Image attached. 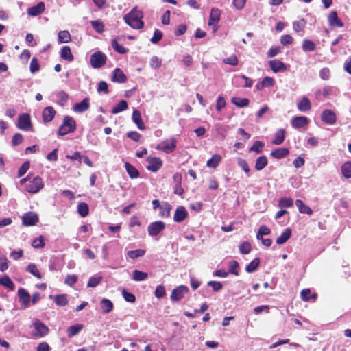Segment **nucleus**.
I'll list each match as a JSON object with an SVG mask.
<instances>
[{
	"label": "nucleus",
	"instance_id": "16",
	"mask_svg": "<svg viewBox=\"0 0 351 351\" xmlns=\"http://www.w3.org/2000/svg\"><path fill=\"white\" fill-rule=\"evenodd\" d=\"M173 181L175 183V186L173 188L174 193L178 195H182L184 193V189L181 186L182 183V175L180 173H176L173 175Z\"/></svg>",
	"mask_w": 351,
	"mask_h": 351
},
{
	"label": "nucleus",
	"instance_id": "12",
	"mask_svg": "<svg viewBox=\"0 0 351 351\" xmlns=\"http://www.w3.org/2000/svg\"><path fill=\"white\" fill-rule=\"evenodd\" d=\"M38 215L33 212L25 213L23 217V223L27 226H34L38 222Z\"/></svg>",
	"mask_w": 351,
	"mask_h": 351
},
{
	"label": "nucleus",
	"instance_id": "9",
	"mask_svg": "<svg viewBox=\"0 0 351 351\" xmlns=\"http://www.w3.org/2000/svg\"><path fill=\"white\" fill-rule=\"evenodd\" d=\"M189 292V288L185 285H180L172 291L171 300L173 301H179L184 295Z\"/></svg>",
	"mask_w": 351,
	"mask_h": 351
},
{
	"label": "nucleus",
	"instance_id": "41",
	"mask_svg": "<svg viewBox=\"0 0 351 351\" xmlns=\"http://www.w3.org/2000/svg\"><path fill=\"white\" fill-rule=\"evenodd\" d=\"M77 213L82 217H86L89 213V207L88 204L85 202L80 203L77 205Z\"/></svg>",
	"mask_w": 351,
	"mask_h": 351
},
{
	"label": "nucleus",
	"instance_id": "38",
	"mask_svg": "<svg viewBox=\"0 0 351 351\" xmlns=\"http://www.w3.org/2000/svg\"><path fill=\"white\" fill-rule=\"evenodd\" d=\"M231 102L239 108H243L249 105L250 100L247 98L232 97Z\"/></svg>",
	"mask_w": 351,
	"mask_h": 351
},
{
	"label": "nucleus",
	"instance_id": "49",
	"mask_svg": "<svg viewBox=\"0 0 351 351\" xmlns=\"http://www.w3.org/2000/svg\"><path fill=\"white\" fill-rule=\"evenodd\" d=\"M54 300L58 306H64L68 304V300L65 294L55 295Z\"/></svg>",
	"mask_w": 351,
	"mask_h": 351
},
{
	"label": "nucleus",
	"instance_id": "32",
	"mask_svg": "<svg viewBox=\"0 0 351 351\" xmlns=\"http://www.w3.org/2000/svg\"><path fill=\"white\" fill-rule=\"evenodd\" d=\"M267 157L265 156H261L256 158L254 167L257 171H261L267 165Z\"/></svg>",
	"mask_w": 351,
	"mask_h": 351
},
{
	"label": "nucleus",
	"instance_id": "5",
	"mask_svg": "<svg viewBox=\"0 0 351 351\" xmlns=\"http://www.w3.org/2000/svg\"><path fill=\"white\" fill-rule=\"evenodd\" d=\"M90 64L94 69L102 67L106 62V56L101 51H97L90 56Z\"/></svg>",
	"mask_w": 351,
	"mask_h": 351
},
{
	"label": "nucleus",
	"instance_id": "36",
	"mask_svg": "<svg viewBox=\"0 0 351 351\" xmlns=\"http://www.w3.org/2000/svg\"><path fill=\"white\" fill-rule=\"evenodd\" d=\"M84 326L82 324H75L69 326L67 328V335L69 337H72L76 335H77L83 328Z\"/></svg>",
	"mask_w": 351,
	"mask_h": 351
},
{
	"label": "nucleus",
	"instance_id": "56",
	"mask_svg": "<svg viewBox=\"0 0 351 351\" xmlns=\"http://www.w3.org/2000/svg\"><path fill=\"white\" fill-rule=\"evenodd\" d=\"M32 245L36 249L43 247L45 246L44 237L40 236L38 238L34 239L32 242Z\"/></svg>",
	"mask_w": 351,
	"mask_h": 351
},
{
	"label": "nucleus",
	"instance_id": "11",
	"mask_svg": "<svg viewBox=\"0 0 351 351\" xmlns=\"http://www.w3.org/2000/svg\"><path fill=\"white\" fill-rule=\"evenodd\" d=\"M221 11L217 8H212L210 13L208 25L214 26V32L217 29L216 25L220 20Z\"/></svg>",
	"mask_w": 351,
	"mask_h": 351
},
{
	"label": "nucleus",
	"instance_id": "27",
	"mask_svg": "<svg viewBox=\"0 0 351 351\" xmlns=\"http://www.w3.org/2000/svg\"><path fill=\"white\" fill-rule=\"evenodd\" d=\"M285 138V130L278 129L275 133V138L271 141V143L276 145H281Z\"/></svg>",
	"mask_w": 351,
	"mask_h": 351
},
{
	"label": "nucleus",
	"instance_id": "59",
	"mask_svg": "<svg viewBox=\"0 0 351 351\" xmlns=\"http://www.w3.org/2000/svg\"><path fill=\"white\" fill-rule=\"evenodd\" d=\"M271 232L270 229L265 226H261L256 235L257 239L260 240L263 235H268Z\"/></svg>",
	"mask_w": 351,
	"mask_h": 351
},
{
	"label": "nucleus",
	"instance_id": "3",
	"mask_svg": "<svg viewBox=\"0 0 351 351\" xmlns=\"http://www.w3.org/2000/svg\"><path fill=\"white\" fill-rule=\"evenodd\" d=\"M34 328L32 336L35 338L43 337L49 333V328L38 319L34 321L31 326Z\"/></svg>",
	"mask_w": 351,
	"mask_h": 351
},
{
	"label": "nucleus",
	"instance_id": "43",
	"mask_svg": "<svg viewBox=\"0 0 351 351\" xmlns=\"http://www.w3.org/2000/svg\"><path fill=\"white\" fill-rule=\"evenodd\" d=\"M128 108V103L125 100H121L118 104L112 109V114H118Z\"/></svg>",
	"mask_w": 351,
	"mask_h": 351
},
{
	"label": "nucleus",
	"instance_id": "34",
	"mask_svg": "<svg viewBox=\"0 0 351 351\" xmlns=\"http://www.w3.org/2000/svg\"><path fill=\"white\" fill-rule=\"evenodd\" d=\"M291 235V230L289 228H286L285 231L276 239V243L279 245L286 243Z\"/></svg>",
	"mask_w": 351,
	"mask_h": 351
},
{
	"label": "nucleus",
	"instance_id": "53",
	"mask_svg": "<svg viewBox=\"0 0 351 351\" xmlns=\"http://www.w3.org/2000/svg\"><path fill=\"white\" fill-rule=\"evenodd\" d=\"M239 267V263L237 261H234V260L230 261L229 269H228V274L238 276L239 275V271H238Z\"/></svg>",
	"mask_w": 351,
	"mask_h": 351
},
{
	"label": "nucleus",
	"instance_id": "45",
	"mask_svg": "<svg viewBox=\"0 0 351 351\" xmlns=\"http://www.w3.org/2000/svg\"><path fill=\"white\" fill-rule=\"evenodd\" d=\"M302 49L304 51H313L315 50V44L310 40H304L302 43Z\"/></svg>",
	"mask_w": 351,
	"mask_h": 351
},
{
	"label": "nucleus",
	"instance_id": "25",
	"mask_svg": "<svg viewBox=\"0 0 351 351\" xmlns=\"http://www.w3.org/2000/svg\"><path fill=\"white\" fill-rule=\"evenodd\" d=\"M274 84V80L271 77H265L261 82H258L256 85V88L258 90H261L265 87L273 86Z\"/></svg>",
	"mask_w": 351,
	"mask_h": 351
},
{
	"label": "nucleus",
	"instance_id": "33",
	"mask_svg": "<svg viewBox=\"0 0 351 351\" xmlns=\"http://www.w3.org/2000/svg\"><path fill=\"white\" fill-rule=\"evenodd\" d=\"M160 209V215L162 217H169L171 210V206L169 203L165 202H162Z\"/></svg>",
	"mask_w": 351,
	"mask_h": 351
},
{
	"label": "nucleus",
	"instance_id": "22",
	"mask_svg": "<svg viewBox=\"0 0 351 351\" xmlns=\"http://www.w3.org/2000/svg\"><path fill=\"white\" fill-rule=\"evenodd\" d=\"M271 69L274 73H278L281 71H285L287 66L285 63L278 60H272L269 62Z\"/></svg>",
	"mask_w": 351,
	"mask_h": 351
},
{
	"label": "nucleus",
	"instance_id": "52",
	"mask_svg": "<svg viewBox=\"0 0 351 351\" xmlns=\"http://www.w3.org/2000/svg\"><path fill=\"white\" fill-rule=\"evenodd\" d=\"M58 103L59 105L63 106L68 100L69 95L64 91H60L57 93Z\"/></svg>",
	"mask_w": 351,
	"mask_h": 351
},
{
	"label": "nucleus",
	"instance_id": "8",
	"mask_svg": "<svg viewBox=\"0 0 351 351\" xmlns=\"http://www.w3.org/2000/svg\"><path fill=\"white\" fill-rule=\"evenodd\" d=\"M17 127L20 130L29 131L32 128L30 116L28 114H23L19 117Z\"/></svg>",
	"mask_w": 351,
	"mask_h": 351
},
{
	"label": "nucleus",
	"instance_id": "18",
	"mask_svg": "<svg viewBox=\"0 0 351 351\" xmlns=\"http://www.w3.org/2000/svg\"><path fill=\"white\" fill-rule=\"evenodd\" d=\"M162 162L159 158H152L148 160L147 169L156 172L161 168Z\"/></svg>",
	"mask_w": 351,
	"mask_h": 351
},
{
	"label": "nucleus",
	"instance_id": "24",
	"mask_svg": "<svg viewBox=\"0 0 351 351\" xmlns=\"http://www.w3.org/2000/svg\"><path fill=\"white\" fill-rule=\"evenodd\" d=\"M289 153V151L287 148L285 147H280L274 149L271 152V156L276 159H281L286 157Z\"/></svg>",
	"mask_w": 351,
	"mask_h": 351
},
{
	"label": "nucleus",
	"instance_id": "29",
	"mask_svg": "<svg viewBox=\"0 0 351 351\" xmlns=\"http://www.w3.org/2000/svg\"><path fill=\"white\" fill-rule=\"evenodd\" d=\"M60 57L69 62H72L74 59L71 48L69 46H64L62 48L60 51Z\"/></svg>",
	"mask_w": 351,
	"mask_h": 351
},
{
	"label": "nucleus",
	"instance_id": "31",
	"mask_svg": "<svg viewBox=\"0 0 351 351\" xmlns=\"http://www.w3.org/2000/svg\"><path fill=\"white\" fill-rule=\"evenodd\" d=\"M295 205L298 207L299 212L304 214L311 215L313 213L312 209L300 199L295 201Z\"/></svg>",
	"mask_w": 351,
	"mask_h": 351
},
{
	"label": "nucleus",
	"instance_id": "19",
	"mask_svg": "<svg viewBox=\"0 0 351 351\" xmlns=\"http://www.w3.org/2000/svg\"><path fill=\"white\" fill-rule=\"evenodd\" d=\"M308 119L306 117H295L291 121V125L295 128H300L307 125Z\"/></svg>",
	"mask_w": 351,
	"mask_h": 351
},
{
	"label": "nucleus",
	"instance_id": "42",
	"mask_svg": "<svg viewBox=\"0 0 351 351\" xmlns=\"http://www.w3.org/2000/svg\"><path fill=\"white\" fill-rule=\"evenodd\" d=\"M260 264V259L259 258H256L254 260H252L245 267V271L247 273H252L254 272L257 268L258 266Z\"/></svg>",
	"mask_w": 351,
	"mask_h": 351
},
{
	"label": "nucleus",
	"instance_id": "64",
	"mask_svg": "<svg viewBox=\"0 0 351 351\" xmlns=\"http://www.w3.org/2000/svg\"><path fill=\"white\" fill-rule=\"evenodd\" d=\"M226 106V102L223 96H219L217 99V105H216V110L218 112H220L222 108H225Z\"/></svg>",
	"mask_w": 351,
	"mask_h": 351
},
{
	"label": "nucleus",
	"instance_id": "40",
	"mask_svg": "<svg viewBox=\"0 0 351 351\" xmlns=\"http://www.w3.org/2000/svg\"><path fill=\"white\" fill-rule=\"evenodd\" d=\"M341 173L344 178L348 179L351 178V162L347 161L343 163L341 167Z\"/></svg>",
	"mask_w": 351,
	"mask_h": 351
},
{
	"label": "nucleus",
	"instance_id": "28",
	"mask_svg": "<svg viewBox=\"0 0 351 351\" xmlns=\"http://www.w3.org/2000/svg\"><path fill=\"white\" fill-rule=\"evenodd\" d=\"M125 167L127 173H128L130 178L131 179L137 178L139 177L140 173L138 169L132 165L130 163L126 162H125Z\"/></svg>",
	"mask_w": 351,
	"mask_h": 351
},
{
	"label": "nucleus",
	"instance_id": "47",
	"mask_svg": "<svg viewBox=\"0 0 351 351\" xmlns=\"http://www.w3.org/2000/svg\"><path fill=\"white\" fill-rule=\"evenodd\" d=\"M148 276L147 273L139 270H134L132 274V279L135 281L145 280Z\"/></svg>",
	"mask_w": 351,
	"mask_h": 351
},
{
	"label": "nucleus",
	"instance_id": "60",
	"mask_svg": "<svg viewBox=\"0 0 351 351\" xmlns=\"http://www.w3.org/2000/svg\"><path fill=\"white\" fill-rule=\"evenodd\" d=\"M30 167V163L29 161L25 162L19 168L18 171V177L21 178L24 176L26 172L28 171Z\"/></svg>",
	"mask_w": 351,
	"mask_h": 351
},
{
	"label": "nucleus",
	"instance_id": "44",
	"mask_svg": "<svg viewBox=\"0 0 351 351\" xmlns=\"http://www.w3.org/2000/svg\"><path fill=\"white\" fill-rule=\"evenodd\" d=\"M27 271L29 272L32 275L36 277L38 279L42 278V275L40 273L36 265L34 263H30L27 267Z\"/></svg>",
	"mask_w": 351,
	"mask_h": 351
},
{
	"label": "nucleus",
	"instance_id": "7",
	"mask_svg": "<svg viewBox=\"0 0 351 351\" xmlns=\"http://www.w3.org/2000/svg\"><path fill=\"white\" fill-rule=\"evenodd\" d=\"M176 147V140L175 138H171V142L163 141L156 146V149L169 154L173 152Z\"/></svg>",
	"mask_w": 351,
	"mask_h": 351
},
{
	"label": "nucleus",
	"instance_id": "4",
	"mask_svg": "<svg viewBox=\"0 0 351 351\" xmlns=\"http://www.w3.org/2000/svg\"><path fill=\"white\" fill-rule=\"evenodd\" d=\"M44 187V182L41 178L36 176L26 185V190L29 193H37Z\"/></svg>",
	"mask_w": 351,
	"mask_h": 351
},
{
	"label": "nucleus",
	"instance_id": "21",
	"mask_svg": "<svg viewBox=\"0 0 351 351\" xmlns=\"http://www.w3.org/2000/svg\"><path fill=\"white\" fill-rule=\"evenodd\" d=\"M18 295L20 299V302L21 304L25 307L27 306L30 302V295L28 292L23 288H20L18 290Z\"/></svg>",
	"mask_w": 351,
	"mask_h": 351
},
{
	"label": "nucleus",
	"instance_id": "35",
	"mask_svg": "<svg viewBox=\"0 0 351 351\" xmlns=\"http://www.w3.org/2000/svg\"><path fill=\"white\" fill-rule=\"evenodd\" d=\"M58 40L60 43H68L71 40V36L69 31L62 30L58 33Z\"/></svg>",
	"mask_w": 351,
	"mask_h": 351
},
{
	"label": "nucleus",
	"instance_id": "63",
	"mask_svg": "<svg viewBox=\"0 0 351 351\" xmlns=\"http://www.w3.org/2000/svg\"><path fill=\"white\" fill-rule=\"evenodd\" d=\"M122 295L125 301L128 302H134L136 300V298L134 295L132 293L128 292L125 289L122 291Z\"/></svg>",
	"mask_w": 351,
	"mask_h": 351
},
{
	"label": "nucleus",
	"instance_id": "39",
	"mask_svg": "<svg viewBox=\"0 0 351 351\" xmlns=\"http://www.w3.org/2000/svg\"><path fill=\"white\" fill-rule=\"evenodd\" d=\"M101 308L103 313H108L112 310L113 304L110 300L104 298L101 301Z\"/></svg>",
	"mask_w": 351,
	"mask_h": 351
},
{
	"label": "nucleus",
	"instance_id": "48",
	"mask_svg": "<svg viewBox=\"0 0 351 351\" xmlns=\"http://www.w3.org/2000/svg\"><path fill=\"white\" fill-rule=\"evenodd\" d=\"M305 25H306L305 20L300 19L299 21H294L293 23V29L295 32L299 33V32L303 31V29L305 27Z\"/></svg>",
	"mask_w": 351,
	"mask_h": 351
},
{
	"label": "nucleus",
	"instance_id": "23",
	"mask_svg": "<svg viewBox=\"0 0 351 351\" xmlns=\"http://www.w3.org/2000/svg\"><path fill=\"white\" fill-rule=\"evenodd\" d=\"M112 81L117 83H125L127 81V77L119 68H116L113 71Z\"/></svg>",
	"mask_w": 351,
	"mask_h": 351
},
{
	"label": "nucleus",
	"instance_id": "61",
	"mask_svg": "<svg viewBox=\"0 0 351 351\" xmlns=\"http://www.w3.org/2000/svg\"><path fill=\"white\" fill-rule=\"evenodd\" d=\"M30 71L32 73H34L39 71L40 69V64L39 62L36 58H33L30 62V66H29Z\"/></svg>",
	"mask_w": 351,
	"mask_h": 351
},
{
	"label": "nucleus",
	"instance_id": "13",
	"mask_svg": "<svg viewBox=\"0 0 351 351\" xmlns=\"http://www.w3.org/2000/svg\"><path fill=\"white\" fill-rule=\"evenodd\" d=\"M188 216V212L184 206H178L173 216L174 221L180 223L183 221Z\"/></svg>",
	"mask_w": 351,
	"mask_h": 351
},
{
	"label": "nucleus",
	"instance_id": "15",
	"mask_svg": "<svg viewBox=\"0 0 351 351\" xmlns=\"http://www.w3.org/2000/svg\"><path fill=\"white\" fill-rule=\"evenodd\" d=\"M45 5L43 2H39L37 5L27 9V14L31 16H36L44 12Z\"/></svg>",
	"mask_w": 351,
	"mask_h": 351
},
{
	"label": "nucleus",
	"instance_id": "14",
	"mask_svg": "<svg viewBox=\"0 0 351 351\" xmlns=\"http://www.w3.org/2000/svg\"><path fill=\"white\" fill-rule=\"evenodd\" d=\"M90 108L89 99L86 97L81 102L76 103L73 106V110L77 113H82L87 111Z\"/></svg>",
	"mask_w": 351,
	"mask_h": 351
},
{
	"label": "nucleus",
	"instance_id": "51",
	"mask_svg": "<svg viewBox=\"0 0 351 351\" xmlns=\"http://www.w3.org/2000/svg\"><path fill=\"white\" fill-rule=\"evenodd\" d=\"M102 276L99 275H96L94 276H92L89 278L88 281L87 286L88 287H95L97 286L101 281Z\"/></svg>",
	"mask_w": 351,
	"mask_h": 351
},
{
	"label": "nucleus",
	"instance_id": "6",
	"mask_svg": "<svg viewBox=\"0 0 351 351\" xmlns=\"http://www.w3.org/2000/svg\"><path fill=\"white\" fill-rule=\"evenodd\" d=\"M165 228V223L162 221L151 223L147 227V232L149 236L155 237L158 235Z\"/></svg>",
	"mask_w": 351,
	"mask_h": 351
},
{
	"label": "nucleus",
	"instance_id": "26",
	"mask_svg": "<svg viewBox=\"0 0 351 351\" xmlns=\"http://www.w3.org/2000/svg\"><path fill=\"white\" fill-rule=\"evenodd\" d=\"M298 109L301 112H306L311 110V104L306 97H303L297 105Z\"/></svg>",
	"mask_w": 351,
	"mask_h": 351
},
{
	"label": "nucleus",
	"instance_id": "1",
	"mask_svg": "<svg viewBox=\"0 0 351 351\" xmlns=\"http://www.w3.org/2000/svg\"><path fill=\"white\" fill-rule=\"evenodd\" d=\"M143 17V12L135 6L129 13L126 14L123 16V19L125 23L130 27L136 29H141L144 27V23L142 21Z\"/></svg>",
	"mask_w": 351,
	"mask_h": 351
},
{
	"label": "nucleus",
	"instance_id": "10",
	"mask_svg": "<svg viewBox=\"0 0 351 351\" xmlns=\"http://www.w3.org/2000/svg\"><path fill=\"white\" fill-rule=\"evenodd\" d=\"M322 121L328 125H333L337 121L336 114L331 110H324L321 114Z\"/></svg>",
	"mask_w": 351,
	"mask_h": 351
},
{
	"label": "nucleus",
	"instance_id": "2",
	"mask_svg": "<svg viewBox=\"0 0 351 351\" xmlns=\"http://www.w3.org/2000/svg\"><path fill=\"white\" fill-rule=\"evenodd\" d=\"M75 128L76 123L73 118L69 116H65L63 120V123L58 130V135L64 136L69 133L74 132Z\"/></svg>",
	"mask_w": 351,
	"mask_h": 351
},
{
	"label": "nucleus",
	"instance_id": "57",
	"mask_svg": "<svg viewBox=\"0 0 351 351\" xmlns=\"http://www.w3.org/2000/svg\"><path fill=\"white\" fill-rule=\"evenodd\" d=\"M239 248L241 254H247L250 252L252 247L249 242H243L239 245Z\"/></svg>",
	"mask_w": 351,
	"mask_h": 351
},
{
	"label": "nucleus",
	"instance_id": "55",
	"mask_svg": "<svg viewBox=\"0 0 351 351\" xmlns=\"http://www.w3.org/2000/svg\"><path fill=\"white\" fill-rule=\"evenodd\" d=\"M0 284L10 289H14V288L13 282L8 276H5L4 277L0 278Z\"/></svg>",
	"mask_w": 351,
	"mask_h": 351
},
{
	"label": "nucleus",
	"instance_id": "46",
	"mask_svg": "<svg viewBox=\"0 0 351 351\" xmlns=\"http://www.w3.org/2000/svg\"><path fill=\"white\" fill-rule=\"evenodd\" d=\"M93 28L99 34H101L104 31V25L100 20H95L90 21Z\"/></svg>",
	"mask_w": 351,
	"mask_h": 351
},
{
	"label": "nucleus",
	"instance_id": "50",
	"mask_svg": "<svg viewBox=\"0 0 351 351\" xmlns=\"http://www.w3.org/2000/svg\"><path fill=\"white\" fill-rule=\"evenodd\" d=\"M145 254V250L142 249H138L136 250H131L127 252V256L131 259H135L138 257H141L144 256Z\"/></svg>",
	"mask_w": 351,
	"mask_h": 351
},
{
	"label": "nucleus",
	"instance_id": "54",
	"mask_svg": "<svg viewBox=\"0 0 351 351\" xmlns=\"http://www.w3.org/2000/svg\"><path fill=\"white\" fill-rule=\"evenodd\" d=\"M112 48L118 53L124 54L128 51L123 46L119 45L116 39H113L111 43Z\"/></svg>",
	"mask_w": 351,
	"mask_h": 351
},
{
	"label": "nucleus",
	"instance_id": "37",
	"mask_svg": "<svg viewBox=\"0 0 351 351\" xmlns=\"http://www.w3.org/2000/svg\"><path fill=\"white\" fill-rule=\"evenodd\" d=\"M221 160V156L219 154H214L206 162V166L209 168H216Z\"/></svg>",
	"mask_w": 351,
	"mask_h": 351
},
{
	"label": "nucleus",
	"instance_id": "30",
	"mask_svg": "<svg viewBox=\"0 0 351 351\" xmlns=\"http://www.w3.org/2000/svg\"><path fill=\"white\" fill-rule=\"evenodd\" d=\"M132 121L136 123L138 129L143 130L145 129V124L141 119V112L137 110H134L132 113Z\"/></svg>",
	"mask_w": 351,
	"mask_h": 351
},
{
	"label": "nucleus",
	"instance_id": "62",
	"mask_svg": "<svg viewBox=\"0 0 351 351\" xmlns=\"http://www.w3.org/2000/svg\"><path fill=\"white\" fill-rule=\"evenodd\" d=\"M162 38V32L159 29H156L154 32V35L152 38L150 39V41L153 44L158 43Z\"/></svg>",
	"mask_w": 351,
	"mask_h": 351
},
{
	"label": "nucleus",
	"instance_id": "58",
	"mask_svg": "<svg viewBox=\"0 0 351 351\" xmlns=\"http://www.w3.org/2000/svg\"><path fill=\"white\" fill-rule=\"evenodd\" d=\"M293 204V199L291 198H282L279 200V206L281 208H289Z\"/></svg>",
	"mask_w": 351,
	"mask_h": 351
},
{
	"label": "nucleus",
	"instance_id": "20",
	"mask_svg": "<svg viewBox=\"0 0 351 351\" xmlns=\"http://www.w3.org/2000/svg\"><path fill=\"white\" fill-rule=\"evenodd\" d=\"M328 21L329 25L332 27H342L343 26V23L338 18L337 14L335 11L331 12L328 14Z\"/></svg>",
	"mask_w": 351,
	"mask_h": 351
},
{
	"label": "nucleus",
	"instance_id": "17",
	"mask_svg": "<svg viewBox=\"0 0 351 351\" xmlns=\"http://www.w3.org/2000/svg\"><path fill=\"white\" fill-rule=\"evenodd\" d=\"M56 114V110L51 106H47L44 108L42 114L43 120L45 123L51 121Z\"/></svg>",
	"mask_w": 351,
	"mask_h": 351
}]
</instances>
